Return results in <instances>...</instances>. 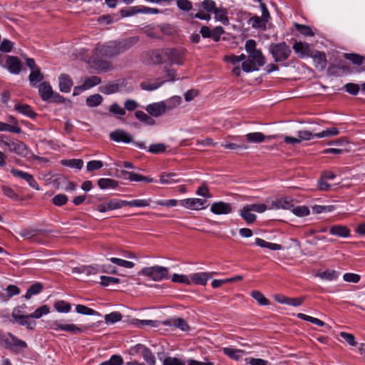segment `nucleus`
Returning <instances> with one entry per match:
<instances>
[{"label": "nucleus", "mask_w": 365, "mask_h": 365, "mask_svg": "<svg viewBox=\"0 0 365 365\" xmlns=\"http://www.w3.org/2000/svg\"><path fill=\"white\" fill-rule=\"evenodd\" d=\"M139 41L138 36H133L120 41H112L105 44L98 43L95 56L105 58H112L125 52Z\"/></svg>", "instance_id": "f257e3e1"}, {"label": "nucleus", "mask_w": 365, "mask_h": 365, "mask_svg": "<svg viewBox=\"0 0 365 365\" xmlns=\"http://www.w3.org/2000/svg\"><path fill=\"white\" fill-rule=\"evenodd\" d=\"M0 345L15 354H20L27 348L26 341L17 338L11 333L4 334L0 330Z\"/></svg>", "instance_id": "f03ea898"}, {"label": "nucleus", "mask_w": 365, "mask_h": 365, "mask_svg": "<svg viewBox=\"0 0 365 365\" xmlns=\"http://www.w3.org/2000/svg\"><path fill=\"white\" fill-rule=\"evenodd\" d=\"M139 274L156 282L169 279L168 269L158 265L144 267Z\"/></svg>", "instance_id": "7ed1b4c3"}, {"label": "nucleus", "mask_w": 365, "mask_h": 365, "mask_svg": "<svg viewBox=\"0 0 365 365\" xmlns=\"http://www.w3.org/2000/svg\"><path fill=\"white\" fill-rule=\"evenodd\" d=\"M269 51L275 62L286 61L292 53L290 47L285 42L272 43Z\"/></svg>", "instance_id": "20e7f679"}, {"label": "nucleus", "mask_w": 365, "mask_h": 365, "mask_svg": "<svg viewBox=\"0 0 365 365\" xmlns=\"http://www.w3.org/2000/svg\"><path fill=\"white\" fill-rule=\"evenodd\" d=\"M49 328L54 331H64L71 334H78L84 331V329L90 328V327H85L84 329L78 327L75 324L65 323L63 319L55 320L49 324Z\"/></svg>", "instance_id": "39448f33"}, {"label": "nucleus", "mask_w": 365, "mask_h": 365, "mask_svg": "<svg viewBox=\"0 0 365 365\" xmlns=\"http://www.w3.org/2000/svg\"><path fill=\"white\" fill-rule=\"evenodd\" d=\"M51 233V230H40V229H32L25 228L22 229L19 232V235L26 240L32 241H38L36 238L38 235L43 237H48Z\"/></svg>", "instance_id": "423d86ee"}, {"label": "nucleus", "mask_w": 365, "mask_h": 365, "mask_svg": "<svg viewBox=\"0 0 365 365\" xmlns=\"http://www.w3.org/2000/svg\"><path fill=\"white\" fill-rule=\"evenodd\" d=\"M164 54L166 56L167 62L170 64L181 65L183 63L184 52L175 48H164Z\"/></svg>", "instance_id": "0eeeda50"}, {"label": "nucleus", "mask_w": 365, "mask_h": 365, "mask_svg": "<svg viewBox=\"0 0 365 365\" xmlns=\"http://www.w3.org/2000/svg\"><path fill=\"white\" fill-rule=\"evenodd\" d=\"M11 317L13 322H16L21 326H26L29 330H33L36 327V322L32 320L33 318L32 317H29V314L21 315L17 314L16 310L14 309L11 314Z\"/></svg>", "instance_id": "6e6552de"}, {"label": "nucleus", "mask_w": 365, "mask_h": 365, "mask_svg": "<svg viewBox=\"0 0 365 365\" xmlns=\"http://www.w3.org/2000/svg\"><path fill=\"white\" fill-rule=\"evenodd\" d=\"M207 201L200 198H187L180 200V203L185 208L199 210L205 208Z\"/></svg>", "instance_id": "1a4fd4ad"}, {"label": "nucleus", "mask_w": 365, "mask_h": 365, "mask_svg": "<svg viewBox=\"0 0 365 365\" xmlns=\"http://www.w3.org/2000/svg\"><path fill=\"white\" fill-rule=\"evenodd\" d=\"M101 57H97L95 56V50L93 51V60L91 62V66L93 68L96 70L98 73L106 72L111 69L112 65L110 62L101 59Z\"/></svg>", "instance_id": "9d476101"}, {"label": "nucleus", "mask_w": 365, "mask_h": 365, "mask_svg": "<svg viewBox=\"0 0 365 365\" xmlns=\"http://www.w3.org/2000/svg\"><path fill=\"white\" fill-rule=\"evenodd\" d=\"M210 211L215 215H227L232 212V207L230 203L220 201L211 205Z\"/></svg>", "instance_id": "9b49d317"}, {"label": "nucleus", "mask_w": 365, "mask_h": 365, "mask_svg": "<svg viewBox=\"0 0 365 365\" xmlns=\"http://www.w3.org/2000/svg\"><path fill=\"white\" fill-rule=\"evenodd\" d=\"M6 66L10 73L19 74L21 70V63L18 57L6 56Z\"/></svg>", "instance_id": "f8f14e48"}, {"label": "nucleus", "mask_w": 365, "mask_h": 365, "mask_svg": "<svg viewBox=\"0 0 365 365\" xmlns=\"http://www.w3.org/2000/svg\"><path fill=\"white\" fill-rule=\"evenodd\" d=\"M110 138L115 142H123L129 143L133 142V138L129 133L123 130L118 129L111 132L109 135Z\"/></svg>", "instance_id": "ddd939ff"}, {"label": "nucleus", "mask_w": 365, "mask_h": 365, "mask_svg": "<svg viewBox=\"0 0 365 365\" xmlns=\"http://www.w3.org/2000/svg\"><path fill=\"white\" fill-rule=\"evenodd\" d=\"M294 52L301 58L312 56L309 43H303L301 41H296L292 46Z\"/></svg>", "instance_id": "4468645a"}, {"label": "nucleus", "mask_w": 365, "mask_h": 365, "mask_svg": "<svg viewBox=\"0 0 365 365\" xmlns=\"http://www.w3.org/2000/svg\"><path fill=\"white\" fill-rule=\"evenodd\" d=\"M147 112L152 116L159 117L166 112L164 101L149 104L146 107Z\"/></svg>", "instance_id": "2eb2a0df"}, {"label": "nucleus", "mask_w": 365, "mask_h": 365, "mask_svg": "<svg viewBox=\"0 0 365 365\" xmlns=\"http://www.w3.org/2000/svg\"><path fill=\"white\" fill-rule=\"evenodd\" d=\"M10 152L16 153L18 155H26L27 153L26 145L19 140H11L6 144V148Z\"/></svg>", "instance_id": "dca6fc26"}, {"label": "nucleus", "mask_w": 365, "mask_h": 365, "mask_svg": "<svg viewBox=\"0 0 365 365\" xmlns=\"http://www.w3.org/2000/svg\"><path fill=\"white\" fill-rule=\"evenodd\" d=\"M122 174L124 176V178L128 179L130 181L135 182H145L147 183H150L154 182V179L150 177L143 176L142 175L138 174L134 172H128V171H122Z\"/></svg>", "instance_id": "f3484780"}, {"label": "nucleus", "mask_w": 365, "mask_h": 365, "mask_svg": "<svg viewBox=\"0 0 365 365\" xmlns=\"http://www.w3.org/2000/svg\"><path fill=\"white\" fill-rule=\"evenodd\" d=\"M73 81L71 77L65 73L61 74L58 78L59 89L63 93H68L73 86Z\"/></svg>", "instance_id": "a211bd4d"}, {"label": "nucleus", "mask_w": 365, "mask_h": 365, "mask_svg": "<svg viewBox=\"0 0 365 365\" xmlns=\"http://www.w3.org/2000/svg\"><path fill=\"white\" fill-rule=\"evenodd\" d=\"M38 92L41 99L44 101H48L51 99L53 91L50 83L44 81L39 85Z\"/></svg>", "instance_id": "6ab92c4d"}, {"label": "nucleus", "mask_w": 365, "mask_h": 365, "mask_svg": "<svg viewBox=\"0 0 365 365\" xmlns=\"http://www.w3.org/2000/svg\"><path fill=\"white\" fill-rule=\"evenodd\" d=\"M315 67L324 70L327 66V56L324 52L316 51L314 55H312Z\"/></svg>", "instance_id": "aec40b11"}, {"label": "nucleus", "mask_w": 365, "mask_h": 365, "mask_svg": "<svg viewBox=\"0 0 365 365\" xmlns=\"http://www.w3.org/2000/svg\"><path fill=\"white\" fill-rule=\"evenodd\" d=\"M274 138L273 135H264L260 132L250 133L246 135L247 141L249 143H259L264 142L266 139Z\"/></svg>", "instance_id": "412c9836"}, {"label": "nucleus", "mask_w": 365, "mask_h": 365, "mask_svg": "<svg viewBox=\"0 0 365 365\" xmlns=\"http://www.w3.org/2000/svg\"><path fill=\"white\" fill-rule=\"evenodd\" d=\"M329 232L332 235L340 237H348L350 236V230L344 225H333L329 228Z\"/></svg>", "instance_id": "4be33fe9"}, {"label": "nucleus", "mask_w": 365, "mask_h": 365, "mask_svg": "<svg viewBox=\"0 0 365 365\" xmlns=\"http://www.w3.org/2000/svg\"><path fill=\"white\" fill-rule=\"evenodd\" d=\"M162 324L166 326H174L182 331H187L189 329L187 323L182 318L165 320L162 322Z\"/></svg>", "instance_id": "5701e85b"}, {"label": "nucleus", "mask_w": 365, "mask_h": 365, "mask_svg": "<svg viewBox=\"0 0 365 365\" xmlns=\"http://www.w3.org/2000/svg\"><path fill=\"white\" fill-rule=\"evenodd\" d=\"M212 277V274L207 272H198L191 275L190 281L196 284L205 285L209 278Z\"/></svg>", "instance_id": "b1692460"}, {"label": "nucleus", "mask_w": 365, "mask_h": 365, "mask_svg": "<svg viewBox=\"0 0 365 365\" xmlns=\"http://www.w3.org/2000/svg\"><path fill=\"white\" fill-rule=\"evenodd\" d=\"M96 209L101 212H105L108 210L120 209V205H118V199H112L107 203L99 204L97 205Z\"/></svg>", "instance_id": "393cba45"}, {"label": "nucleus", "mask_w": 365, "mask_h": 365, "mask_svg": "<svg viewBox=\"0 0 365 365\" xmlns=\"http://www.w3.org/2000/svg\"><path fill=\"white\" fill-rule=\"evenodd\" d=\"M215 14V19L220 21L222 24L227 26L230 24L229 19L227 17V9L223 7L217 8L213 12Z\"/></svg>", "instance_id": "a878e982"}, {"label": "nucleus", "mask_w": 365, "mask_h": 365, "mask_svg": "<svg viewBox=\"0 0 365 365\" xmlns=\"http://www.w3.org/2000/svg\"><path fill=\"white\" fill-rule=\"evenodd\" d=\"M14 109L19 113L26 115L31 118H34L36 116V113L31 108V107L27 104H16L14 106Z\"/></svg>", "instance_id": "bb28decb"}, {"label": "nucleus", "mask_w": 365, "mask_h": 365, "mask_svg": "<svg viewBox=\"0 0 365 365\" xmlns=\"http://www.w3.org/2000/svg\"><path fill=\"white\" fill-rule=\"evenodd\" d=\"M222 351L225 355L235 361L240 360L242 356L245 354V351L242 349H233L231 347H225Z\"/></svg>", "instance_id": "cd10ccee"}, {"label": "nucleus", "mask_w": 365, "mask_h": 365, "mask_svg": "<svg viewBox=\"0 0 365 365\" xmlns=\"http://www.w3.org/2000/svg\"><path fill=\"white\" fill-rule=\"evenodd\" d=\"M292 200L289 197H284L272 202V206L277 209L292 210L293 204Z\"/></svg>", "instance_id": "c85d7f7f"}, {"label": "nucleus", "mask_w": 365, "mask_h": 365, "mask_svg": "<svg viewBox=\"0 0 365 365\" xmlns=\"http://www.w3.org/2000/svg\"><path fill=\"white\" fill-rule=\"evenodd\" d=\"M252 212L247 205L244 206L240 211V216L247 224H252L256 220V215L252 213Z\"/></svg>", "instance_id": "c756f323"}, {"label": "nucleus", "mask_w": 365, "mask_h": 365, "mask_svg": "<svg viewBox=\"0 0 365 365\" xmlns=\"http://www.w3.org/2000/svg\"><path fill=\"white\" fill-rule=\"evenodd\" d=\"M98 185L102 190L115 189L118 186V182L112 178H101L98 180Z\"/></svg>", "instance_id": "7c9ffc66"}, {"label": "nucleus", "mask_w": 365, "mask_h": 365, "mask_svg": "<svg viewBox=\"0 0 365 365\" xmlns=\"http://www.w3.org/2000/svg\"><path fill=\"white\" fill-rule=\"evenodd\" d=\"M120 87L121 85L118 83H113L109 82L103 86H101L99 88V91L106 95H110L118 92L120 91Z\"/></svg>", "instance_id": "2f4dec72"}, {"label": "nucleus", "mask_w": 365, "mask_h": 365, "mask_svg": "<svg viewBox=\"0 0 365 365\" xmlns=\"http://www.w3.org/2000/svg\"><path fill=\"white\" fill-rule=\"evenodd\" d=\"M6 296L3 293L0 294V299L4 302H6L8 299L19 294L20 293V289L16 285L9 284L6 288Z\"/></svg>", "instance_id": "473e14b6"}, {"label": "nucleus", "mask_w": 365, "mask_h": 365, "mask_svg": "<svg viewBox=\"0 0 365 365\" xmlns=\"http://www.w3.org/2000/svg\"><path fill=\"white\" fill-rule=\"evenodd\" d=\"M182 103V98L180 96H174L170 98H168L166 101H164V106L165 107V110H171L178 106L180 105Z\"/></svg>", "instance_id": "72a5a7b5"}, {"label": "nucleus", "mask_w": 365, "mask_h": 365, "mask_svg": "<svg viewBox=\"0 0 365 365\" xmlns=\"http://www.w3.org/2000/svg\"><path fill=\"white\" fill-rule=\"evenodd\" d=\"M248 58L255 62V65L258 67L262 66L265 63L264 58L259 50L249 53Z\"/></svg>", "instance_id": "f704fd0d"}, {"label": "nucleus", "mask_w": 365, "mask_h": 365, "mask_svg": "<svg viewBox=\"0 0 365 365\" xmlns=\"http://www.w3.org/2000/svg\"><path fill=\"white\" fill-rule=\"evenodd\" d=\"M255 245L260 247L268 248L271 250H280L282 248V245L279 244L268 242L261 238L255 239Z\"/></svg>", "instance_id": "c9c22d12"}, {"label": "nucleus", "mask_w": 365, "mask_h": 365, "mask_svg": "<svg viewBox=\"0 0 365 365\" xmlns=\"http://www.w3.org/2000/svg\"><path fill=\"white\" fill-rule=\"evenodd\" d=\"M43 79V75L41 73L39 68L32 70L29 76V80L31 86H36L38 82H41Z\"/></svg>", "instance_id": "e433bc0d"}, {"label": "nucleus", "mask_w": 365, "mask_h": 365, "mask_svg": "<svg viewBox=\"0 0 365 365\" xmlns=\"http://www.w3.org/2000/svg\"><path fill=\"white\" fill-rule=\"evenodd\" d=\"M42 289L43 284L40 282H36L29 287L24 297L26 299H29L33 295L39 294Z\"/></svg>", "instance_id": "4c0bfd02"}, {"label": "nucleus", "mask_w": 365, "mask_h": 365, "mask_svg": "<svg viewBox=\"0 0 365 365\" xmlns=\"http://www.w3.org/2000/svg\"><path fill=\"white\" fill-rule=\"evenodd\" d=\"M151 58L153 62L157 64H162L167 62L166 56L164 54V49L153 51Z\"/></svg>", "instance_id": "58836bf2"}, {"label": "nucleus", "mask_w": 365, "mask_h": 365, "mask_svg": "<svg viewBox=\"0 0 365 365\" xmlns=\"http://www.w3.org/2000/svg\"><path fill=\"white\" fill-rule=\"evenodd\" d=\"M61 164L63 166L74 168L80 170L83 165V161L81 159L62 160L61 161Z\"/></svg>", "instance_id": "ea45409f"}, {"label": "nucleus", "mask_w": 365, "mask_h": 365, "mask_svg": "<svg viewBox=\"0 0 365 365\" xmlns=\"http://www.w3.org/2000/svg\"><path fill=\"white\" fill-rule=\"evenodd\" d=\"M249 22L252 24L253 28L263 29L264 30L267 21L264 20L262 17L255 16L250 19Z\"/></svg>", "instance_id": "a19ab883"}, {"label": "nucleus", "mask_w": 365, "mask_h": 365, "mask_svg": "<svg viewBox=\"0 0 365 365\" xmlns=\"http://www.w3.org/2000/svg\"><path fill=\"white\" fill-rule=\"evenodd\" d=\"M139 13H142V8L137 6L123 9L120 11L122 17H128Z\"/></svg>", "instance_id": "79ce46f5"}, {"label": "nucleus", "mask_w": 365, "mask_h": 365, "mask_svg": "<svg viewBox=\"0 0 365 365\" xmlns=\"http://www.w3.org/2000/svg\"><path fill=\"white\" fill-rule=\"evenodd\" d=\"M177 175L175 173H162L160 177V182L162 184H170L173 182H177L180 180L175 179Z\"/></svg>", "instance_id": "37998d69"}, {"label": "nucleus", "mask_w": 365, "mask_h": 365, "mask_svg": "<svg viewBox=\"0 0 365 365\" xmlns=\"http://www.w3.org/2000/svg\"><path fill=\"white\" fill-rule=\"evenodd\" d=\"M294 26L295 29L303 36H313L314 35L312 29L307 26L300 24L298 23H294Z\"/></svg>", "instance_id": "c03bdc74"}, {"label": "nucleus", "mask_w": 365, "mask_h": 365, "mask_svg": "<svg viewBox=\"0 0 365 365\" xmlns=\"http://www.w3.org/2000/svg\"><path fill=\"white\" fill-rule=\"evenodd\" d=\"M141 356L148 365H155V356L148 347L144 348Z\"/></svg>", "instance_id": "a18cd8bd"}, {"label": "nucleus", "mask_w": 365, "mask_h": 365, "mask_svg": "<svg viewBox=\"0 0 365 365\" xmlns=\"http://www.w3.org/2000/svg\"><path fill=\"white\" fill-rule=\"evenodd\" d=\"M103 101V97L100 94H93L86 98V104L89 107H96L99 106Z\"/></svg>", "instance_id": "49530a36"}, {"label": "nucleus", "mask_w": 365, "mask_h": 365, "mask_svg": "<svg viewBox=\"0 0 365 365\" xmlns=\"http://www.w3.org/2000/svg\"><path fill=\"white\" fill-rule=\"evenodd\" d=\"M54 307L58 312L61 313H68L71 309V304L63 300L56 302L54 304Z\"/></svg>", "instance_id": "de8ad7c7"}, {"label": "nucleus", "mask_w": 365, "mask_h": 365, "mask_svg": "<svg viewBox=\"0 0 365 365\" xmlns=\"http://www.w3.org/2000/svg\"><path fill=\"white\" fill-rule=\"evenodd\" d=\"M339 133V130L338 128L335 127L327 128L324 130H322L320 133H315L314 135L319 138H325V137H331L337 135Z\"/></svg>", "instance_id": "09e8293b"}, {"label": "nucleus", "mask_w": 365, "mask_h": 365, "mask_svg": "<svg viewBox=\"0 0 365 365\" xmlns=\"http://www.w3.org/2000/svg\"><path fill=\"white\" fill-rule=\"evenodd\" d=\"M302 298H289L286 297H282L281 299H278V302L281 304H286L289 305H292L294 307H298L301 305L303 302Z\"/></svg>", "instance_id": "8fccbe9b"}, {"label": "nucleus", "mask_w": 365, "mask_h": 365, "mask_svg": "<svg viewBox=\"0 0 365 365\" xmlns=\"http://www.w3.org/2000/svg\"><path fill=\"white\" fill-rule=\"evenodd\" d=\"M251 296L259 303V305L266 306L269 304V300L259 291H252Z\"/></svg>", "instance_id": "3c124183"}, {"label": "nucleus", "mask_w": 365, "mask_h": 365, "mask_svg": "<svg viewBox=\"0 0 365 365\" xmlns=\"http://www.w3.org/2000/svg\"><path fill=\"white\" fill-rule=\"evenodd\" d=\"M122 314L118 312H113L104 317L105 322L107 324H113L122 319Z\"/></svg>", "instance_id": "603ef678"}, {"label": "nucleus", "mask_w": 365, "mask_h": 365, "mask_svg": "<svg viewBox=\"0 0 365 365\" xmlns=\"http://www.w3.org/2000/svg\"><path fill=\"white\" fill-rule=\"evenodd\" d=\"M109 260L113 264L125 268H133L135 265L133 262L127 261L117 257H111L109 259Z\"/></svg>", "instance_id": "864d4df0"}, {"label": "nucleus", "mask_w": 365, "mask_h": 365, "mask_svg": "<svg viewBox=\"0 0 365 365\" xmlns=\"http://www.w3.org/2000/svg\"><path fill=\"white\" fill-rule=\"evenodd\" d=\"M0 131H9L14 133H21L22 130L21 128L19 126L0 122Z\"/></svg>", "instance_id": "5fc2aeb1"}, {"label": "nucleus", "mask_w": 365, "mask_h": 365, "mask_svg": "<svg viewBox=\"0 0 365 365\" xmlns=\"http://www.w3.org/2000/svg\"><path fill=\"white\" fill-rule=\"evenodd\" d=\"M50 312L49 307L47 305H43L36 309L35 312L29 314L33 319H39L43 315L48 314Z\"/></svg>", "instance_id": "6e6d98bb"}, {"label": "nucleus", "mask_w": 365, "mask_h": 365, "mask_svg": "<svg viewBox=\"0 0 365 365\" xmlns=\"http://www.w3.org/2000/svg\"><path fill=\"white\" fill-rule=\"evenodd\" d=\"M101 83V78H99L96 76H93L87 78L84 81L83 84H84V87H86V89H89L95 86L100 84Z\"/></svg>", "instance_id": "4d7b16f0"}, {"label": "nucleus", "mask_w": 365, "mask_h": 365, "mask_svg": "<svg viewBox=\"0 0 365 365\" xmlns=\"http://www.w3.org/2000/svg\"><path fill=\"white\" fill-rule=\"evenodd\" d=\"M291 210L293 212V214L298 217H304L307 216L309 214V210L307 206H293Z\"/></svg>", "instance_id": "13d9d810"}, {"label": "nucleus", "mask_w": 365, "mask_h": 365, "mask_svg": "<svg viewBox=\"0 0 365 365\" xmlns=\"http://www.w3.org/2000/svg\"><path fill=\"white\" fill-rule=\"evenodd\" d=\"M148 150L153 154L163 153L166 150V145L163 143L152 144L149 146Z\"/></svg>", "instance_id": "bf43d9fd"}, {"label": "nucleus", "mask_w": 365, "mask_h": 365, "mask_svg": "<svg viewBox=\"0 0 365 365\" xmlns=\"http://www.w3.org/2000/svg\"><path fill=\"white\" fill-rule=\"evenodd\" d=\"M158 322L153 320H140V319H133V324L136 326L137 327H143L145 326H151V327H157Z\"/></svg>", "instance_id": "052dcab7"}, {"label": "nucleus", "mask_w": 365, "mask_h": 365, "mask_svg": "<svg viewBox=\"0 0 365 365\" xmlns=\"http://www.w3.org/2000/svg\"><path fill=\"white\" fill-rule=\"evenodd\" d=\"M120 282H121V281L119 278L108 277V276H101V277L100 284L103 287H107L110 284H118Z\"/></svg>", "instance_id": "680f3d73"}, {"label": "nucleus", "mask_w": 365, "mask_h": 365, "mask_svg": "<svg viewBox=\"0 0 365 365\" xmlns=\"http://www.w3.org/2000/svg\"><path fill=\"white\" fill-rule=\"evenodd\" d=\"M259 67L255 65V62H252L249 58L247 61H244L242 63V69L246 72H251L257 71Z\"/></svg>", "instance_id": "e2e57ef3"}, {"label": "nucleus", "mask_w": 365, "mask_h": 365, "mask_svg": "<svg viewBox=\"0 0 365 365\" xmlns=\"http://www.w3.org/2000/svg\"><path fill=\"white\" fill-rule=\"evenodd\" d=\"M123 358L120 355H113L109 360L101 363L100 365H122Z\"/></svg>", "instance_id": "0e129e2a"}, {"label": "nucleus", "mask_w": 365, "mask_h": 365, "mask_svg": "<svg viewBox=\"0 0 365 365\" xmlns=\"http://www.w3.org/2000/svg\"><path fill=\"white\" fill-rule=\"evenodd\" d=\"M68 200V197L64 194H58L52 199L53 203L56 206H62L66 204Z\"/></svg>", "instance_id": "69168bd1"}, {"label": "nucleus", "mask_w": 365, "mask_h": 365, "mask_svg": "<svg viewBox=\"0 0 365 365\" xmlns=\"http://www.w3.org/2000/svg\"><path fill=\"white\" fill-rule=\"evenodd\" d=\"M176 4L179 9L184 11H189L192 9V2L189 0H176Z\"/></svg>", "instance_id": "338daca9"}, {"label": "nucleus", "mask_w": 365, "mask_h": 365, "mask_svg": "<svg viewBox=\"0 0 365 365\" xmlns=\"http://www.w3.org/2000/svg\"><path fill=\"white\" fill-rule=\"evenodd\" d=\"M163 365H185V364L177 357L168 356L163 360Z\"/></svg>", "instance_id": "774afa93"}]
</instances>
